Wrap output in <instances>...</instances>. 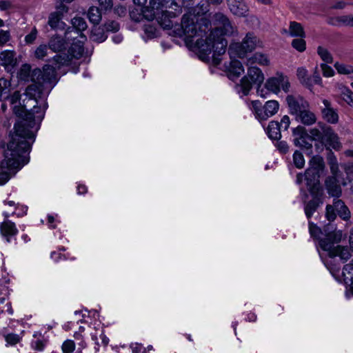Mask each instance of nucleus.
Segmentation results:
<instances>
[{
	"mask_svg": "<svg viewBox=\"0 0 353 353\" xmlns=\"http://www.w3.org/2000/svg\"><path fill=\"white\" fill-rule=\"evenodd\" d=\"M317 52L323 61L326 63L332 62V57L326 48L319 46L317 49Z\"/></svg>",
	"mask_w": 353,
	"mask_h": 353,
	"instance_id": "43",
	"label": "nucleus"
},
{
	"mask_svg": "<svg viewBox=\"0 0 353 353\" xmlns=\"http://www.w3.org/2000/svg\"><path fill=\"white\" fill-rule=\"evenodd\" d=\"M61 19V14L58 12L52 13L48 19V24L52 28H56L58 26V23Z\"/></svg>",
	"mask_w": 353,
	"mask_h": 353,
	"instance_id": "45",
	"label": "nucleus"
},
{
	"mask_svg": "<svg viewBox=\"0 0 353 353\" xmlns=\"http://www.w3.org/2000/svg\"><path fill=\"white\" fill-rule=\"evenodd\" d=\"M104 26L107 31L117 32L119 30V24L114 21L107 22Z\"/></svg>",
	"mask_w": 353,
	"mask_h": 353,
	"instance_id": "54",
	"label": "nucleus"
},
{
	"mask_svg": "<svg viewBox=\"0 0 353 353\" xmlns=\"http://www.w3.org/2000/svg\"><path fill=\"white\" fill-rule=\"evenodd\" d=\"M323 105L321 112L323 119L327 123L335 124L339 121L338 111L334 108L332 103L327 99L322 100Z\"/></svg>",
	"mask_w": 353,
	"mask_h": 353,
	"instance_id": "14",
	"label": "nucleus"
},
{
	"mask_svg": "<svg viewBox=\"0 0 353 353\" xmlns=\"http://www.w3.org/2000/svg\"><path fill=\"white\" fill-rule=\"evenodd\" d=\"M88 17L93 24H99L101 20V14L97 7H90L88 12Z\"/></svg>",
	"mask_w": 353,
	"mask_h": 353,
	"instance_id": "36",
	"label": "nucleus"
},
{
	"mask_svg": "<svg viewBox=\"0 0 353 353\" xmlns=\"http://www.w3.org/2000/svg\"><path fill=\"white\" fill-rule=\"evenodd\" d=\"M32 72L33 70H31V66L29 64H23L18 72V77L23 81L31 80L33 83H35L37 81L32 79Z\"/></svg>",
	"mask_w": 353,
	"mask_h": 353,
	"instance_id": "33",
	"label": "nucleus"
},
{
	"mask_svg": "<svg viewBox=\"0 0 353 353\" xmlns=\"http://www.w3.org/2000/svg\"><path fill=\"white\" fill-rule=\"evenodd\" d=\"M290 112L298 116L301 111L309 108V103L303 98L301 97H294L289 95L286 98Z\"/></svg>",
	"mask_w": 353,
	"mask_h": 353,
	"instance_id": "15",
	"label": "nucleus"
},
{
	"mask_svg": "<svg viewBox=\"0 0 353 353\" xmlns=\"http://www.w3.org/2000/svg\"><path fill=\"white\" fill-rule=\"evenodd\" d=\"M334 68L338 73L349 75L351 78H353V66L343 63L336 62Z\"/></svg>",
	"mask_w": 353,
	"mask_h": 353,
	"instance_id": "35",
	"label": "nucleus"
},
{
	"mask_svg": "<svg viewBox=\"0 0 353 353\" xmlns=\"http://www.w3.org/2000/svg\"><path fill=\"white\" fill-rule=\"evenodd\" d=\"M333 205L337 210L339 215L343 220H347L350 217V212L342 200H334Z\"/></svg>",
	"mask_w": 353,
	"mask_h": 353,
	"instance_id": "30",
	"label": "nucleus"
},
{
	"mask_svg": "<svg viewBox=\"0 0 353 353\" xmlns=\"http://www.w3.org/2000/svg\"><path fill=\"white\" fill-rule=\"evenodd\" d=\"M288 32L291 37H304L305 36L302 26L296 21L290 22Z\"/></svg>",
	"mask_w": 353,
	"mask_h": 353,
	"instance_id": "34",
	"label": "nucleus"
},
{
	"mask_svg": "<svg viewBox=\"0 0 353 353\" xmlns=\"http://www.w3.org/2000/svg\"><path fill=\"white\" fill-rule=\"evenodd\" d=\"M267 134L271 139L279 140L281 137V128L277 121H270L266 129Z\"/></svg>",
	"mask_w": 353,
	"mask_h": 353,
	"instance_id": "29",
	"label": "nucleus"
},
{
	"mask_svg": "<svg viewBox=\"0 0 353 353\" xmlns=\"http://www.w3.org/2000/svg\"><path fill=\"white\" fill-rule=\"evenodd\" d=\"M72 29L75 30L74 33L80 37L81 39H86L85 36H84L81 32L85 30L87 28V23L85 19L82 17H74L72 20Z\"/></svg>",
	"mask_w": 353,
	"mask_h": 353,
	"instance_id": "24",
	"label": "nucleus"
},
{
	"mask_svg": "<svg viewBox=\"0 0 353 353\" xmlns=\"http://www.w3.org/2000/svg\"><path fill=\"white\" fill-rule=\"evenodd\" d=\"M342 273L346 283H353V260L343 267Z\"/></svg>",
	"mask_w": 353,
	"mask_h": 353,
	"instance_id": "40",
	"label": "nucleus"
},
{
	"mask_svg": "<svg viewBox=\"0 0 353 353\" xmlns=\"http://www.w3.org/2000/svg\"><path fill=\"white\" fill-rule=\"evenodd\" d=\"M10 39L9 32L4 30H0V45L2 46L8 41Z\"/></svg>",
	"mask_w": 353,
	"mask_h": 353,
	"instance_id": "59",
	"label": "nucleus"
},
{
	"mask_svg": "<svg viewBox=\"0 0 353 353\" xmlns=\"http://www.w3.org/2000/svg\"><path fill=\"white\" fill-rule=\"evenodd\" d=\"M276 148L280 151V152L283 154L286 153L289 149L288 143L284 141H279L276 143Z\"/></svg>",
	"mask_w": 353,
	"mask_h": 353,
	"instance_id": "57",
	"label": "nucleus"
},
{
	"mask_svg": "<svg viewBox=\"0 0 353 353\" xmlns=\"http://www.w3.org/2000/svg\"><path fill=\"white\" fill-rule=\"evenodd\" d=\"M87 192V188L84 185H79L77 186V193L79 194H83Z\"/></svg>",
	"mask_w": 353,
	"mask_h": 353,
	"instance_id": "64",
	"label": "nucleus"
},
{
	"mask_svg": "<svg viewBox=\"0 0 353 353\" xmlns=\"http://www.w3.org/2000/svg\"><path fill=\"white\" fill-rule=\"evenodd\" d=\"M309 232L311 237L314 239L319 238L320 234L321 233V229L314 223L311 221H309Z\"/></svg>",
	"mask_w": 353,
	"mask_h": 353,
	"instance_id": "50",
	"label": "nucleus"
},
{
	"mask_svg": "<svg viewBox=\"0 0 353 353\" xmlns=\"http://www.w3.org/2000/svg\"><path fill=\"white\" fill-rule=\"evenodd\" d=\"M261 47H263L262 41L254 33L248 32L241 42L231 43L229 46L228 52L231 59L234 56L242 59L245 57L248 52H251Z\"/></svg>",
	"mask_w": 353,
	"mask_h": 353,
	"instance_id": "7",
	"label": "nucleus"
},
{
	"mask_svg": "<svg viewBox=\"0 0 353 353\" xmlns=\"http://www.w3.org/2000/svg\"><path fill=\"white\" fill-rule=\"evenodd\" d=\"M101 9L105 10L111 9L112 7V0H98Z\"/></svg>",
	"mask_w": 353,
	"mask_h": 353,
	"instance_id": "58",
	"label": "nucleus"
},
{
	"mask_svg": "<svg viewBox=\"0 0 353 353\" xmlns=\"http://www.w3.org/2000/svg\"><path fill=\"white\" fill-rule=\"evenodd\" d=\"M91 338L94 341L97 350L101 345L106 346L109 343L108 338L104 334L103 330H96L94 333H91Z\"/></svg>",
	"mask_w": 353,
	"mask_h": 353,
	"instance_id": "26",
	"label": "nucleus"
},
{
	"mask_svg": "<svg viewBox=\"0 0 353 353\" xmlns=\"http://www.w3.org/2000/svg\"><path fill=\"white\" fill-rule=\"evenodd\" d=\"M150 8L145 7L141 12L143 16L148 21L153 20L159 11L165 8L163 14H168L172 17H176L179 14L182 10L181 6L174 0H150Z\"/></svg>",
	"mask_w": 353,
	"mask_h": 353,
	"instance_id": "6",
	"label": "nucleus"
},
{
	"mask_svg": "<svg viewBox=\"0 0 353 353\" xmlns=\"http://www.w3.org/2000/svg\"><path fill=\"white\" fill-rule=\"evenodd\" d=\"M248 75L241 80V87L244 95L248 94L252 88V83L261 85L264 81V75L261 69L252 65H248Z\"/></svg>",
	"mask_w": 353,
	"mask_h": 353,
	"instance_id": "11",
	"label": "nucleus"
},
{
	"mask_svg": "<svg viewBox=\"0 0 353 353\" xmlns=\"http://www.w3.org/2000/svg\"><path fill=\"white\" fill-rule=\"evenodd\" d=\"M214 23L216 27L208 32L205 40L196 41L198 52L201 59H207L213 52L212 61L214 65L220 63L219 56L225 52L228 41L222 36L237 34L236 26H234L228 17L221 12L216 13L213 17Z\"/></svg>",
	"mask_w": 353,
	"mask_h": 353,
	"instance_id": "3",
	"label": "nucleus"
},
{
	"mask_svg": "<svg viewBox=\"0 0 353 353\" xmlns=\"http://www.w3.org/2000/svg\"><path fill=\"white\" fill-rule=\"evenodd\" d=\"M256 63L262 66H268L270 65V59L266 54L256 52L247 59L245 64L246 65H253Z\"/></svg>",
	"mask_w": 353,
	"mask_h": 353,
	"instance_id": "22",
	"label": "nucleus"
},
{
	"mask_svg": "<svg viewBox=\"0 0 353 353\" xmlns=\"http://www.w3.org/2000/svg\"><path fill=\"white\" fill-rule=\"evenodd\" d=\"M114 12L119 17L125 16L126 14V8L123 6H117L114 8Z\"/></svg>",
	"mask_w": 353,
	"mask_h": 353,
	"instance_id": "60",
	"label": "nucleus"
},
{
	"mask_svg": "<svg viewBox=\"0 0 353 353\" xmlns=\"http://www.w3.org/2000/svg\"><path fill=\"white\" fill-rule=\"evenodd\" d=\"M335 210L334 205H327L326 206L325 217L329 221H333L336 219Z\"/></svg>",
	"mask_w": 353,
	"mask_h": 353,
	"instance_id": "52",
	"label": "nucleus"
},
{
	"mask_svg": "<svg viewBox=\"0 0 353 353\" xmlns=\"http://www.w3.org/2000/svg\"><path fill=\"white\" fill-rule=\"evenodd\" d=\"M48 46L53 52H60L65 49V42L61 37L56 36L50 39Z\"/></svg>",
	"mask_w": 353,
	"mask_h": 353,
	"instance_id": "32",
	"label": "nucleus"
},
{
	"mask_svg": "<svg viewBox=\"0 0 353 353\" xmlns=\"http://www.w3.org/2000/svg\"><path fill=\"white\" fill-rule=\"evenodd\" d=\"M279 108V103L276 100L268 101L263 105L256 100L251 102V109L255 117L260 121H266L276 114Z\"/></svg>",
	"mask_w": 353,
	"mask_h": 353,
	"instance_id": "9",
	"label": "nucleus"
},
{
	"mask_svg": "<svg viewBox=\"0 0 353 353\" xmlns=\"http://www.w3.org/2000/svg\"><path fill=\"white\" fill-rule=\"evenodd\" d=\"M224 70L230 79H233L239 77L244 72V68L242 63L238 60H232L224 63Z\"/></svg>",
	"mask_w": 353,
	"mask_h": 353,
	"instance_id": "19",
	"label": "nucleus"
},
{
	"mask_svg": "<svg viewBox=\"0 0 353 353\" xmlns=\"http://www.w3.org/2000/svg\"><path fill=\"white\" fill-rule=\"evenodd\" d=\"M132 353H141L143 350V347L141 344L134 343L131 345Z\"/></svg>",
	"mask_w": 353,
	"mask_h": 353,
	"instance_id": "61",
	"label": "nucleus"
},
{
	"mask_svg": "<svg viewBox=\"0 0 353 353\" xmlns=\"http://www.w3.org/2000/svg\"><path fill=\"white\" fill-rule=\"evenodd\" d=\"M341 185L345 186V181L342 179H334V176H328L325 181V188L328 194L332 197L339 198L342 194V189Z\"/></svg>",
	"mask_w": 353,
	"mask_h": 353,
	"instance_id": "13",
	"label": "nucleus"
},
{
	"mask_svg": "<svg viewBox=\"0 0 353 353\" xmlns=\"http://www.w3.org/2000/svg\"><path fill=\"white\" fill-rule=\"evenodd\" d=\"M323 169V158L319 156L313 157L309 162V168L305 172L306 185L310 193L316 194L321 188L319 177Z\"/></svg>",
	"mask_w": 353,
	"mask_h": 353,
	"instance_id": "8",
	"label": "nucleus"
},
{
	"mask_svg": "<svg viewBox=\"0 0 353 353\" xmlns=\"http://www.w3.org/2000/svg\"><path fill=\"white\" fill-rule=\"evenodd\" d=\"M32 79L37 81L35 83L28 85L26 90V98L29 101H34L37 103L30 112L26 113L27 105L23 104V107L15 108L14 111L20 116H25L30 121V125H34V121H42L44 118L45 112L48 108L46 102L48 91L56 83V69L54 67L46 65L43 70L34 69L32 72Z\"/></svg>",
	"mask_w": 353,
	"mask_h": 353,
	"instance_id": "2",
	"label": "nucleus"
},
{
	"mask_svg": "<svg viewBox=\"0 0 353 353\" xmlns=\"http://www.w3.org/2000/svg\"><path fill=\"white\" fill-rule=\"evenodd\" d=\"M48 48L46 45H40L34 50V57L38 59H43L47 55Z\"/></svg>",
	"mask_w": 353,
	"mask_h": 353,
	"instance_id": "46",
	"label": "nucleus"
},
{
	"mask_svg": "<svg viewBox=\"0 0 353 353\" xmlns=\"http://www.w3.org/2000/svg\"><path fill=\"white\" fill-rule=\"evenodd\" d=\"M313 196V199L308 201L304 208L305 213L308 219H310L313 214L316 212L321 203H322L321 196L322 194V188L319 189L317 193H310Z\"/></svg>",
	"mask_w": 353,
	"mask_h": 353,
	"instance_id": "21",
	"label": "nucleus"
},
{
	"mask_svg": "<svg viewBox=\"0 0 353 353\" xmlns=\"http://www.w3.org/2000/svg\"><path fill=\"white\" fill-rule=\"evenodd\" d=\"M321 68L323 72V75L325 77H331L334 75V70L329 65L322 63Z\"/></svg>",
	"mask_w": 353,
	"mask_h": 353,
	"instance_id": "53",
	"label": "nucleus"
},
{
	"mask_svg": "<svg viewBox=\"0 0 353 353\" xmlns=\"http://www.w3.org/2000/svg\"><path fill=\"white\" fill-rule=\"evenodd\" d=\"M10 81L5 78L0 79V92L3 93L6 98L8 97L10 92Z\"/></svg>",
	"mask_w": 353,
	"mask_h": 353,
	"instance_id": "44",
	"label": "nucleus"
},
{
	"mask_svg": "<svg viewBox=\"0 0 353 353\" xmlns=\"http://www.w3.org/2000/svg\"><path fill=\"white\" fill-rule=\"evenodd\" d=\"M292 46L299 52H303L305 50V41L303 37L294 39L292 41Z\"/></svg>",
	"mask_w": 353,
	"mask_h": 353,
	"instance_id": "47",
	"label": "nucleus"
},
{
	"mask_svg": "<svg viewBox=\"0 0 353 353\" xmlns=\"http://www.w3.org/2000/svg\"><path fill=\"white\" fill-rule=\"evenodd\" d=\"M230 12L235 16L243 17L248 15L249 7L245 0H232L228 2Z\"/></svg>",
	"mask_w": 353,
	"mask_h": 353,
	"instance_id": "18",
	"label": "nucleus"
},
{
	"mask_svg": "<svg viewBox=\"0 0 353 353\" xmlns=\"http://www.w3.org/2000/svg\"><path fill=\"white\" fill-rule=\"evenodd\" d=\"M5 340L8 344L14 345L20 341L21 337L17 334L11 333L5 336Z\"/></svg>",
	"mask_w": 353,
	"mask_h": 353,
	"instance_id": "51",
	"label": "nucleus"
},
{
	"mask_svg": "<svg viewBox=\"0 0 353 353\" xmlns=\"http://www.w3.org/2000/svg\"><path fill=\"white\" fill-rule=\"evenodd\" d=\"M293 134L296 137L294 139V143L295 145L306 150L312 148V145L308 141L310 139L309 135L307 134L305 129L303 127L298 126L294 128L293 130Z\"/></svg>",
	"mask_w": 353,
	"mask_h": 353,
	"instance_id": "17",
	"label": "nucleus"
},
{
	"mask_svg": "<svg viewBox=\"0 0 353 353\" xmlns=\"http://www.w3.org/2000/svg\"><path fill=\"white\" fill-rule=\"evenodd\" d=\"M296 72L297 77L301 83L305 85L307 87H311L312 85L311 79L307 77V70L305 68H299Z\"/></svg>",
	"mask_w": 353,
	"mask_h": 353,
	"instance_id": "38",
	"label": "nucleus"
},
{
	"mask_svg": "<svg viewBox=\"0 0 353 353\" xmlns=\"http://www.w3.org/2000/svg\"><path fill=\"white\" fill-rule=\"evenodd\" d=\"M16 53L12 50H4L0 53V65L9 73H13L17 65Z\"/></svg>",
	"mask_w": 353,
	"mask_h": 353,
	"instance_id": "16",
	"label": "nucleus"
},
{
	"mask_svg": "<svg viewBox=\"0 0 353 353\" xmlns=\"http://www.w3.org/2000/svg\"><path fill=\"white\" fill-rule=\"evenodd\" d=\"M296 119L302 123L307 125H312L316 121L315 114L308 108H305L303 111H301V112L296 116Z\"/></svg>",
	"mask_w": 353,
	"mask_h": 353,
	"instance_id": "27",
	"label": "nucleus"
},
{
	"mask_svg": "<svg viewBox=\"0 0 353 353\" xmlns=\"http://www.w3.org/2000/svg\"><path fill=\"white\" fill-rule=\"evenodd\" d=\"M0 231L1 234L6 238L8 242L10 241V237L15 236L18 230L14 223L9 220L3 221L0 225Z\"/></svg>",
	"mask_w": 353,
	"mask_h": 353,
	"instance_id": "23",
	"label": "nucleus"
},
{
	"mask_svg": "<svg viewBox=\"0 0 353 353\" xmlns=\"http://www.w3.org/2000/svg\"><path fill=\"white\" fill-rule=\"evenodd\" d=\"M312 81H313V83L314 84L320 85L321 83V78L319 72H314Z\"/></svg>",
	"mask_w": 353,
	"mask_h": 353,
	"instance_id": "63",
	"label": "nucleus"
},
{
	"mask_svg": "<svg viewBox=\"0 0 353 353\" xmlns=\"http://www.w3.org/2000/svg\"><path fill=\"white\" fill-rule=\"evenodd\" d=\"M32 345L34 347V349L37 350H42L45 346V344L40 340H37L32 343Z\"/></svg>",
	"mask_w": 353,
	"mask_h": 353,
	"instance_id": "62",
	"label": "nucleus"
},
{
	"mask_svg": "<svg viewBox=\"0 0 353 353\" xmlns=\"http://www.w3.org/2000/svg\"><path fill=\"white\" fill-rule=\"evenodd\" d=\"M37 30L34 28L32 31L26 36L25 41L27 43H32L37 38Z\"/></svg>",
	"mask_w": 353,
	"mask_h": 353,
	"instance_id": "55",
	"label": "nucleus"
},
{
	"mask_svg": "<svg viewBox=\"0 0 353 353\" xmlns=\"http://www.w3.org/2000/svg\"><path fill=\"white\" fill-rule=\"evenodd\" d=\"M329 228L328 225L324 230L326 234L325 237L319 241L320 247L324 251L328 252L330 257L339 256L343 262L347 261L351 256L348 248L341 245L334 246L343 239L344 236L342 231L336 229L329 231Z\"/></svg>",
	"mask_w": 353,
	"mask_h": 353,
	"instance_id": "5",
	"label": "nucleus"
},
{
	"mask_svg": "<svg viewBox=\"0 0 353 353\" xmlns=\"http://www.w3.org/2000/svg\"><path fill=\"white\" fill-rule=\"evenodd\" d=\"M323 136L321 143L325 145L331 147L335 150H338L341 147L337 134L334 132L331 127L327 125L323 131Z\"/></svg>",
	"mask_w": 353,
	"mask_h": 353,
	"instance_id": "20",
	"label": "nucleus"
},
{
	"mask_svg": "<svg viewBox=\"0 0 353 353\" xmlns=\"http://www.w3.org/2000/svg\"><path fill=\"white\" fill-rule=\"evenodd\" d=\"M210 29L211 21L209 19L199 17L189 12L183 16L181 28L177 34L179 37L185 36L186 43H194V48L198 50L196 41L205 40Z\"/></svg>",
	"mask_w": 353,
	"mask_h": 353,
	"instance_id": "4",
	"label": "nucleus"
},
{
	"mask_svg": "<svg viewBox=\"0 0 353 353\" xmlns=\"http://www.w3.org/2000/svg\"><path fill=\"white\" fill-rule=\"evenodd\" d=\"M293 162L297 168H303L305 165V159L303 154L299 151L296 150L293 154Z\"/></svg>",
	"mask_w": 353,
	"mask_h": 353,
	"instance_id": "42",
	"label": "nucleus"
},
{
	"mask_svg": "<svg viewBox=\"0 0 353 353\" xmlns=\"http://www.w3.org/2000/svg\"><path fill=\"white\" fill-rule=\"evenodd\" d=\"M77 37H74V42L68 50V54H57L53 57L57 67L60 65H68L73 58L79 59L84 51L83 41L84 39H77Z\"/></svg>",
	"mask_w": 353,
	"mask_h": 353,
	"instance_id": "10",
	"label": "nucleus"
},
{
	"mask_svg": "<svg viewBox=\"0 0 353 353\" xmlns=\"http://www.w3.org/2000/svg\"><path fill=\"white\" fill-rule=\"evenodd\" d=\"M327 125L323 123H319L318 125L310 130V140L319 141L321 142L325 128Z\"/></svg>",
	"mask_w": 353,
	"mask_h": 353,
	"instance_id": "31",
	"label": "nucleus"
},
{
	"mask_svg": "<svg viewBox=\"0 0 353 353\" xmlns=\"http://www.w3.org/2000/svg\"><path fill=\"white\" fill-rule=\"evenodd\" d=\"M63 353H72L75 350V343L72 340H66L61 347Z\"/></svg>",
	"mask_w": 353,
	"mask_h": 353,
	"instance_id": "49",
	"label": "nucleus"
},
{
	"mask_svg": "<svg viewBox=\"0 0 353 353\" xmlns=\"http://www.w3.org/2000/svg\"><path fill=\"white\" fill-rule=\"evenodd\" d=\"M329 165L332 174L330 176H334V179H342V173L339 170V164L335 157L330 159Z\"/></svg>",
	"mask_w": 353,
	"mask_h": 353,
	"instance_id": "39",
	"label": "nucleus"
},
{
	"mask_svg": "<svg viewBox=\"0 0 353 353\" xmlns=\"http://www.w3.org/2000/svg\"><path fill=\"white\" fill-rule=\"evenodd\" d=\"M290 120L288 116L285 115L282 117L281 123H279L281 130H287L290 126Z\"/></svg>",
	"mask_w": 353,
	"mask_h": 353,
	"instance_id": "56",
	"label": "nucleus"
},
{
	"mask_svg": "<svg viewBox=\"0 0 353 353\" xmlns=\"http://www.w3.org/2000/svg\"><path fill=\"white\" fill-rule=\"evenodd\" d=\"M209 10V5L203 3H199L196 6L193 8L190 12H191L192 14H195V16L201 17V15L207 13Z\"/></svg>",
	"mask_w": 353,
	"mask_h": 353,
	"instance_id": "41",
	"label": "nucleus"
},
{
	"mask_svg": "<svg viewBox=\"0 0 353 353\" xmlns=\"http://www.w3.org/2000/svg\"><path fill=\"white\" fill-rule=\"evenodd\" d=\"M336 21L339 24H343L353 27V15H344L339 17L336 19Z\"/></svg>",
	"mask_w": 353,
	"mask_h": 353,
	"instance_id": "48",
	"label": "nucleus"
},
{
	"mask_svg": "<svg viewBox=\"0 0 353 353\" xmlns=\"http://www.w3.org/2000/svg\"><path fill=\"white\" fill-rule=\"evenodd\" d=\"M265 88L268 91L277 94L281 88L285 92H288L290 83L286 77L282 74H276L275 77H270L266 81Z\"/></svg>",
	"mask_w": 353,
	"mask_h": 353,
	"instance_id": "12",
	"label": "nucleus"
},
{
	"mask_svg": "<svg viewBox=\"0 0 353 353\" xmlns=\"http://www.w3.org/2000/svg\"><path fill=\"white\" fill-rule=\"evenodd\" d=\"M339 97L347 104L352 105L353 104V92L347 87L339 85L337 88Z\"/></svg>",
	"mask_w": 353,
	"mask_h": 353,
	"instance_id": "28",
	"label": "nucleus"
},
{
	"mask_svg": "<svg viewBox=\"0 0 353 353\" xmlns=\"http://www.w3.org/2000/svg\"><path fill=\"white\" fill-rule=\"evenodd\" d=\"M165 8L161 10V17H157V21L160 26L164 29H171L172 28V22L171 21L172 17L167 14H163Z\"/></svg>",
	"mask_w": 353,
	"mask_h": 353,
	"instance_id": "37",
	"label": "nucleus"
},
{
	"mask_svg": "<svg viewBox=\"0 0 353 353\" xmlns=\"http://www.w3.org/2000/svg\"><path fill=\"white\" fill-rule=\"evenodd\" d=\"M8 99L11 104H16L19 103L20 105H15V108L23 107V104H26V112H30L33 109L34 105L37 103L34 101H29L28 98L23 99V103L21 104L20 99L21 94L19 91H15L11 96L8 95ZM19 117L22 119V121L14 125L15 133L12 135L10 141L7 144V148L4 150L5 162L11 168H22L29 161L28 152L30 150V141H33L34 134L32 129L36 128L41 121H34V125L31 126L30 121L26 118V117L20 116L14 112Z\"/></svg>",
	"mask_w": 353,
	"mask_h": 353,
	"instance_id": "1",
	"label": "nucleus"
},
{
	"mask_svg": "<svg viewBox=\"0 0 353 353\" xmlns=\"http://www.w3.org/2000/svg\"><path fill=\"white\" fill-rule=\"evenodd\" d=\"M5 157V154H3ZM5 159L2 161L0 166V185L5 184L10 178L11 171L18 170L21 168H11L6 163H4Z\"/></svg>",
	"mask_w": 353,
	"mask_h": 353,
	"instance_id": "25",
	"label": "nucleus"
}]
</instances>
